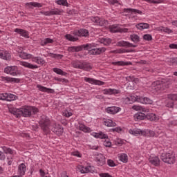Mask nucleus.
<instances>
[{
    "mask_svg": "<svg viewBox=\"0 0 177 177\" xmlns=\"http://www.w3.org/2000/svg\"><path fill=\"white\" fill-rule=\"evenodd\" d=\"M39 124L41 129H42L46 135L50 133V131L55 133V135H57V136H62V135H63V127L60 124H56L50 125V120L46 115L41 116Z\"/></svg>",
    "mask_w": 177,
    "mask_h": 177,
    "instance_id": "f257e3e1",
    "label": "nucleus"
},
{
    "mask_svg": "<svg viewBox=\"0 0 177 177\" xmlns=\"http://www.w3.org/2000/svg\"><path fill=\"white\" fill-rule=\"evenodd\" d=\"M10 113L20 118V117H31L32 114L38 113V108L34 106H24L19 109L11 108L9 109Z\"/></svg>",
    "mask_w": 177,
    "mask_h": 177,
    "instance_id": "f03ea898",
    "label": "nucleus"
},
{
    "mask_svg": "<svg viewBox=\"0 0 177 177\" xmlns=\"http://www.w3.org/2000/svg\"><path fill=\"white\" fill-rule=\"evenodd\" d=\"M169 85H172V79H162V81L158 80L152 84L156 91H164L168 89Z\"/></svg>",
    "mask_w": 177,
    "mask_h": 177,
    "instance_id": "7ed1b4c3",
    "label": "nucleus"
},
{
    "mask_svg": "<svg viewBox=\"0 0 177 177\" xmlns=\"http://www.w3.org/2000/svg\"><path fill=\"white\" fill-rule=\"evenodd\" d=\"M89 49H92L91 44H86L80 46H73L68 48V52H81L82 50H89Z\"/></svg>",
    "mask_w": 177,
    "mask_h": 177,
    "instance_id": "20e7f679",
    "label": "nucleus"
},
{
    "mask_svg": "<svg viewBox=\"0 0 177 177\" xmlns=\"http://www.w3.org/2000/svg\"><path fill=\"white\" fill-rule=\"evenodd\" d=\"M160 159L166 164H175V161H176L175 156L170 153H162Z\"/></svg>",
    "mask_w": 177,
    "mask_h": 177,
    "instance_id": "39448f33",
    "label": "nucleus"
},
{
    "mask_svg": "<svg viewBox=\"0 0 177 177\" xmlns=\"http://www.w3.org/2000/svg\"><path fill=\"white\" fill-rule=\"evenodd\" d=\"M90 19L93 23H97V24H99L102 27H107V26H109V21L100 19L99 17H91Z\"/></svg>",
    "mask_w": 177,
    "mask_h": 177,
    "instance_id": "423d86ee",
    "label": "nucleus"
},
{
    "mask_svg": "<svg viewBox=\"0 0 177 177\" xmlns=\"http://www.w3.org/2000/svg\"><path fill=\"white\" fill-rule=\"evenodd\" d=\"M88 50V55H102V53H104V52H106V48L102 47V48H90L88 50Z\"/></svg>",
    "mask_w": 177,
    "mask_h": 177,
    "instance_id": "0eeeda50",
    "label": "nucleus"
},
{
    "mask_svg": "<svg viewBox=\"0 0 177 177\" xmlns=\"http://www.w3.org/2000/svg\"><path fill=\"white\" fill-rule=\"evenodd\" d=\"M72 64L74 68H80V70H84L85 71H89V70H92V66H91V65L80 64V62H73Z\"/></svg>",
    "mask_w": 177,
    "mask_h": 177,
    "instance_id": "6e6552de",
    "label": "nucleus"
},
{
    "mask_svg": "<svg viewBox=\"0 0 177 177\" xmlns=\"http://www.w3.org/2000/svg\"><path fill=\"white\" fill-rule=\"evenodd\" d=\"M95 157V161L97 162L98 165H100L102 167V165H104L106 164V157L102 153H96L94 155Z\"/></svg>",
    "mask_w": 177,
    "mask_h": 177,
    "instance_id": "1a4fd4ad",
    "label": "nucleus"
},
{
    "mask_svg": "<svg viewBox=\"0 0 177 177\" xmlns=\"http://www.w3.org/2000/svg\"><path fill=\"white\" fill-rule=\"evenodd\" d=\"M17 66H7L4 69V73L6 74H10V75H17Z\"/></svg>",
    "mask_w": 177,
    "mask_h": 177,
    "instance_id": "9d476101",
    "label": "nucleus"
},
{
    "mask_svg": "<svg viewBox=\"0 0 177 177\" xmlns=\"http://www.w3.org/2000/svg\"><path fill=\"white\" fill-rule=\"evenodd\" d=\"M116 45L122 48H136L138 46V45L133 44L127 41H120Z\"/></svg>",
    "mask_w": 177,
    "mask_h": 177,
    "instance_id": "9b49d317",
    "label": "nucleus"
},
{
    "mask_svg": "<svg viewBox=\"0 0 177 177\" xmlns=\"http://www.w3.org/2000/svg\"><path fill=\"white\" fill-rule=\"evenodd\" d=\"M167 97L171 101H169L167 103V107H174V100H177V94H169L167 95Z\"/></svg>",
    "mask_w": 177,
    "mask_h": 177,
    "instance_id": "f8f14e48",
    "label": "nucleus"
},
{
    "mask_svg": "<svg viewBox=\"0 0 177 177\" xmlns=\"http://www.w3.org/2000/svg\"><path fill=\"white\" fill-rule=\"evenodd\" d=\"M77 37H89V32L86 29H80L74 32Z\"/></svg>",
    "mask_w": 177,
    "mask_h": 177,
    "instance_id": "ddd939ff",
    "label": "nucleus"
},
{
    "mask_svg": "<svg viewBox=\"0 0 177 177\" xmlns=\"http://www.w3.org/2000/svg\"><path fill=\"white\" fill-rule=\"evenodd\" d=\"M149 161L150 164H151L152 165H154V167H160V160L158 156H154V157L151 156L149 158Z\"/></svg>",
    "mask_w": 177,
    "mask_h": 177,
    "instance_id": "4468645a",
    "label": "nucleus"
},
{
    "mask_svg": "<svg viewBox=\"0 0 177 177\" xmlns=\"http://www.w3.org/2000/svg\"><path fill=\"white\" fill-rule=\"evenodd\" d=\"M84 81H86V82H88L89 84H95V85H104V82L89 77H85Z\"/></svg>",
    "mask_w": 177,
    "mask_h": 177,
    "instance_id": "2eb2a0df",
    "label": "nucleus"
},
{
    "mask_svg": "<svg viewBox=\"0 0 177 177\" xmlns=\"http://www.w3.org/2000/svg\"><path fill=\"white\" fill-rule=\"evenodd\" d=\"M104 95H118L120 90L114 88H105L103 90Z\"/></svg>",
    "mask_w": 177,
    "mask_h": 177,
    "instance_id": "dca6fc26",
    "label": "nucleus"
},
{
    "mask_svg": "<svg viewBox=\"0 0 177 177\" xmlns=\"http://www.w3.org/2000/svg\"><path fill=\"white\" fill-rule=\"evenodd\" d=\"M120 110L121 108L117 106H109L106 109V111L109 114H117Z\"/></svg>",
    "mask_w": 177,
    "mask_h": 177,
    "instance_id": "f3484780",
    "label": "nucleus"
},
{
    "mask_svg": "<svg viewBox=\"0 0 177 177\" xmlns=\"http://www.w3.org/2000/svg\"><path fill=\"white\" fill-rule=\"evenodd\" d=\"M11 58L12 57L9 52L0 50V59H3V60H10Z\"/></svg>",
    "mask_w": 177,
    "mask_h": 177,
    "instance_id": "a211bd4d",
    "label": "nucleus"
},
{
    "mask_svg": "<svg viewBox=\"0 0 177 177\" xmlns=\"http://www.w3.org/2000/svg\"><path fill=\"white\" fill-rule=\"evenodd\" d=\"M129 133L133 135L134 136H138V135L144 136L146 133L145 131H142L140 129H133L129 130Z\"/></svg>",
    "mask_w": 177,
    "mask_h": 177,
    "instance_id": "6ab92c4d",
    "label": "nucleus"
},
{
    "mask_svg": "<svg viewBox=\"0 0 177 177\" xmlns=\"http://www.w3.org/2000/svg\"><path fill=\"white\" fill-rule=\"evenodd\" d=\"M19 64L21 66H23L24 67H26L27 68H30L31 70H35V68H38V66L37 65H33L28 62H23V61L19 62Z\"/></svg>",
    "mask_w": 177,
    "mask_h": 177,
    "instance_id": "aec40b11",
    "label": "nucleus"
},
{
    "mask_svg": "<svg viewBox=\"0 0 177 177\" xmlns=\"http://www.w3.org/2000/svg\"><path fill=\"white\" fill-rule=\"evenodd\" d=\"M37 88H38L39 91H40L41 92H47V93H55V90L52 88H48L45 86H41V84H37Z\"/></svg>",
    "mask_w": 177,
    "mask_h": 177,
    "instance_id": "412c9836",
    "label": "nucleus"
},
{
    "mask_svg": "<svg viewBox=\"0 0 177 177\" xmlns=\"http://www.w3.org/2000/svg\"><path fill=\"white\" fill-rule=\"evenodd\" d=\"M15 32L21 35V37H24V38H30V36H28V32L27 30L19 28H15Z\"/></svg>",
    "mask_w": 177,
    "mask_h": 177,
    "instance_id": "4be33fe9",
    "label": "nucleus"
},
{
    "mask_svg": "<svg viewBox=\"0 0 177 177\" xmlns=\"http://www.w3.org/2000/svg\"><path fill=\"white\" fill-rule=\"evenodd\" d=\"M139 103H142V104H152L153 100L147 97H140Z\"/></svg>",
    "mask_w": 177,
    "mask_h": 177,
    "instance_id": "5701e85b",
    "label": "nucleus"
},
{
    "mask_svg": "<svg viewBox=\"0 0 177 177\" xmlns=\"http://www.w3.org/2000/svg\"><path fill=\"white\" fill-rule=\"evenodd\" d=\"M145 118L149 121H158V117L155 113H147L145 115Z\"/></svg>",
    "mask_w": 177,
    "mask_h": 177,
    "instance_id": "b1692460",
    "label": "nucleus"
},
{
    "mask_svg": "<svg viewBox=\"0 0 177 177\" xmlns=\"http://www.w3.org/2000/svg\"><path fill=\"white\" fill-rule=\"evenodd\" d=\"M18 172L21 176L26 175V165L24 163H21L19 165Z\"/></svg>",
    "mask_w": 177,
    "mask_h": 177,
    "instance_id": "393cba45",
    "label": "nucleus"
},
{
    "mask_svg": "<svg viewBox=\"0 0 177 177\" xmlns=\"http://www.w3.org/2000/svg\"><path fill=\"white\" fill-rule=\"evenodd\" d=\"M136 27L138 30H146L147 28H150V25L147 23H140L136 24Z\"/></svg>",
    "mask_w": 177,
    "mask_h": 177,
    "instance_id": "a878e982",
    "label": "nucleus"
},
{
    "mask_svg": "<svg viewBox=\"0 0 177 177\" xmlns=\"http://www.w3.org/2000/svg\"><path fill=\"white\" fill-rule=\"evenodd\" d=\"M113 66H132V62H124V61H118L112 62Z\"/></svg>",
    "mask_w": 177,
    "mask_h": 177,
    "instance_id": "bb28decb",
    "label": "nucleus"
},
{
    "mask_svg": "<svg viewBox=\"0 0 177 177\" xmlns=\"http://www.w3.org/2000/svg\"><path fill=\"white\" fill-rule=\"evenodd\" d=\"M134 118L137 120V121H142V120H145L146 118V114L138 112L134 115Z\"/></svg>",
    "mask_w": 177,
    "mask_h": 177,
    "instance_id": "cd10ccee",
    "label": "nucleus"
},
{
    "mask_svg": "<svg viewBox=\"0 0 177 177\" xmlns=\"http://www.w3.org/2000/svg\"><path fill=\"white\" fill-rule=\"evenodd\" d=\"M77 128L80 131H82L83 132H91V128L85 126V124L79 123L77 124Z\"/></svg>",
    "mask_w": 177,
    "mask_h": 177,
    "instance_id": "c85d7f7f",
    "label": "nucleus"
},
{
    "mask_svg": "<svg viewBox=\"0 0 177 177\" xmlns=\"http://www.w3.org/2000/svg\"><path fill=\"white\" fill-rule=\"evenodd\" d=\"M3 80H4V81H8V82H15V84H19V82H20V79L10 77H3Z\"/></svg>",
    "mask_w": 177,
    "mask_h": 177,
    "instance_id": "c756f323",
    "label": "nucleus"
},
{
    "mask_svg": "<svg viewBox=\"0 0 177 177\" xmlns=\"http://www.w3.org/2000/svg\"><path fill=\"white\" fill-rule=\"evenodd\" d=\"M26 5L28 8H32V6L34 8H42V4L37 2L26 3Z\"/></svg>",
    "mask_w": 177,
    "mask_h": 177,
    "instance_id": "7c9ffc66",
    "label": "nucleus"
},
{
    "mask_svg": "<svg viewBox=\"0 0 177 177\" xmlns=\"http://www.w3.org/2000/svg\"><path fill=\"white\" fill-rule=\"evenodd\" d=\"M19 56V57L24 59H31V57H32V55L28 54L27 53H25V52L20 53Z\"/></svg>",
    "mask_w": 177,
    "mask_h": 177,
    "instance_id": "2f4dec72",
    "label": "nucleus"
},
{
    "mask_svg": "<svg viewBox=\"0 0 177 177\" xmlns=\"http://www.w3.org/2000/svg\"><path fill=\"white\" fill-rule=\"evenodd\" d=\"M130 39L131 41H133V42H135V44H138V42H140V38L139 37V35L133 34L130 35Z\"/></svg>",
    "mask_w": 177,
    "mask_h": 177,
    "instance_id": "473e14b6",
    "label": "nucleus"
},
{
    "mask_svg": "<svg viewBox=\"0 0 177 177\" xmlns=\"http://www.w3.org/2000/svg\"><path fill=\"white\" fill-rule=\"evenodd\" d=\"M48 44H53V39L50 38H46L41 41V46H45V45H48Z\"/></svg>",
    "mask_w": 177,
    "mask_h": 177,
    "instance_id": "72a5a7b5",
    "label": "nucleus"
},
{
    "mask_svg": "<svg viewBox=\"0 0 177 177\" xmlns=\"http://www.w3.org/2000/svg\"><path fill=\"white\" fill-rule=\"evenodd\" d=\"M32 62L37 63V64H45V60H44L40 57H35L32 59Z\"/></svg>",
    "mask_w": 177,
    "mask_h": 177,
    "instance_id": "f704fd0d",
    "label": "nucleus"
},
{
    "mask_svg": "<svg viewBox=\"0 0 177 177\" xmlns=\"http://www.w3.org/2000/svg\"><path fill=\"white\" fill-rule=\"evenodd\" d=\"M145 131V133L143 135V136H146L147 138H153L156 135V133L151 130H147Z\"/></svg>",
    "mask_w": 177,
    "mask_h": 177,
    "instance_id": "c9c22d12",
    "label": "nucleus"
},
{
    "mask_svg": "<svg viewBox=\"0 0 177 177\" xmlns=\"http://www.w3.org/2000/svg\"><path fill=\"white\" fill-rule=\"evenodd\" d=\"M104 125H105L106 127H115V125H117V124H115V122H113V120L109 119L104 122Z\"/></svg>",
    "mask_w": 177,
    "mask_h": 177,
    "instance_id": "e433bc0d",
    "label": "nucleus"
},
{
    "mask_svg": "<svg viewBox=\"0 0 177 177\" xmlns=\"http://www.w3.org/2000/svg\"><path fill=\"white\" fill-rule=\"evenodd\" d=\"M65 38L68 39V41H71V42H75V41H78V37H74V36L70 34L66 35Z\"/></svg>",
    "mask_w": 177,
    "mask_h": 177,
    "instance_id": "4c0bfd02",
    "label": "nucleus"
},
{
    "mask_svg": "<svg viewBox=\"0 0 177 177\" xmlns=\"http://www.w3.org/2000/svg\"><path fill=\"white\" fill-rule=\"evenodd\" d=\"M53 71L54 73H56V74H59V75H67V73L63 71V70L59 68H54Z\"/></svg>",
    "mask_w": 177,
    "mask_h": 177,
    "instance_id": "58836bf2",
    "label": "nucleus"
},
{
    "mask_svg": "<svg viewBox=\"0 0 177 177\" xmlns=\"http://www.w3.org/2000/svg\"><path fill=\"white\" fill-rule=\"evenodd\" d=\"M100 42L107 46L108 45L111 44V39L102 38V39H100Z\"/></svg>",
    "mask_w": 177,
    "mask_h": 177,
    "instance_id": "ea45409f",
    "label": "nucleus"
},
{
    "mask_svg": "<svg viewBox=\"0 0 177 177\" xmlns=\"http://www.w3.org/2000/svg\"><path fill=\"white\" fill-rule=\"evenodd\" d=\"M78 169H80L81 174H87V172H89V168L84 167V166L80 165Z\"/></svg>",
    "mask_w": 177,
    "mask_h": 177,
    "instance_id": "a19ab883",
    "label": "nucleus"
},
{
    "mask_svg": "<svg viewBox=\"0 0 177 177\" xmlns=\"http://www.w3.org/2000/svg\"><path fill=\"white\" fill-rule=\"evenodd\" d=\"M2 149L6 154H12L13 153V150L8 147L4 146Z\"/></svg>",
    "mask_w": 177,
    "mask_h": 177,
    "instance_id": "79ce46f5",
    "label": "nucleus"
},
{
    "mask_svg": "<svg viewBox=\"0 0 177 177\" xmlns=\"http://www.w3.org/2000/svg\"><path fill=\"white\" fill-rule=\"evenodd\" d=\"M120 160L122 162H128V156L126 153H123L120 156Z\"/></svg>",
    "mask_w": 177,
    "mask_h": 177,
    "instance_id": "37998d69",
    "label": "nucleus"
},
{
    "mask_svg": "<svg viewBox=\"0 0 177 177\" xmlns=\"http://www.w3.org/2000/svg\"><path fill=\"white\" fill-rule=\"evenodd\" d=\"M57 5H62V6H67L68 7V2L67 0H58L57 1Z\"/></svg>",
    "mask_w": 177,
    "mask_h": 177,
    "instance_id": "c03bdc74",
    "label": "nucleus"
},
{
    "mask_svg": "<svg viewBox=\"0 0 177 177\" xmlns=\"http://www.w3.org/2000/svg\"><path fill=\"white\" fill-rule=\"evenodd\" d=\"M127 12H133V13H138V15H142V11L140 10H136V9H133V8H127Z\"/></svg>",
    "mask_w": 177,
    "mask_h": 177,
    "instance_id": "a18cd8bd",
    "label": "nucleus"
},
{
    "mask_svg": "<svg viewBox=\"0 0 177 177\" xmlns=\"http://www.w3.org/2000/svg\"><path fill=\"white\" fill-rule=\"evenodd\" d=\"M99 139H109V136L104 134L103 132L100 131L98 133Z\"/></svg>",
    "mask_w": 177,
    "mask_h": 177,
    "instance_id": "49530a36",
    "label": "nucleus"
},
{
    "mask_svg": "<svg viewBox=\"0 0 177 177\" xmlns=\"http://www.w3.org/2000/svg\"><path fill=\"white\" fill-rule=\"evenodd\" d=\"M143 39L145 41H153V37L151 35L146 34L143 35Z\"/></svg>",
    "mask_w": 177,
    "mask_h": 177,
    "instance_id": "de8ad7c7",
    "label": "nucleus"
},
{
    "mask_svg": "<svg viewBox=\"0 0 177 177\" xmlns=\"http://www.w3.org/2000/svg\"><path fill=\"white\" fill-rule=\"evenodd\" d=\"M111 53H125V49L120 48L117 50H113L111 51Z\"/></svg>",
    "mask_w": 177,
    "mask_h": 177,
    "instance_id": "09e8293b",
    "label": "nucleus"
},
{
    "mask_svg": "<svg viewBox=\"0 0 177 177\" xmlns=\"http://www.w3.org/2000/svg\"><path fill=\"white\" fill-rule=\"evenodd\" d=\"M8 98H7V100L8 102H12V100H16V97H17L13 94H8Z\"/></svg>",
    "mask_w": 177,
    "mask_h": 177,
    "instance_id": "8fccbe9b",
    "label": "nucleus"
},
{
    "mask_svg": "<svg viewBox=\"0 0 177 177\" xmlns=\"http://www.w3.org/2000/svg\"><path fill=\"white\" fill-rule=\"evenodd\" d=\"M140 98V96H131L129 97V100H131V102H139V99Z\"/></svg>",
    "mask_w": 177,
    "mask_h": 177,
    "instance_id": "3c124183",
    "label": "nucleus"
},
{
    "mask_svg": "<svg viewBox=\"0 0 177 177\" xmlns=\"http://www.w3.org/2000/svg\"><path fill=\"white\" fill-rule=\"evenodd\" d=\"M107 165H109V167H115L117 165H115V162H114V161L111 159H109L107 160Z\"/></svg>",
    "mask_w": 177,
    "mask_h": 177,
    "instance_id": "603ef678",
    "label": "nucleus"
},
{
    "mask_svg": "<svg viewBox=\"0 0 177 177\" xmlns=\"http://www.w3.org/2000/svg\"><path fill=\"white\" fill-rule=\"evenodd\" d=\"M8 99H9V97L8 96V93L0 94V100H8Z\"/></svg>",
    "mask_w": 177,
    "mask_h": 177,
    "instance_id": "864d4df0",
    "label": "nucleus"
},
{
    "mask_svg": "<svg viewBox=\"0 0 177 177\" xmlns=\"http://www.w3.org/2000/svg\"><path fill=\"white\" fill-rule=\"evenodd\" d=\"M51 57H53L54 59H62L63 58V55L51 54Z\"/></svg>",
    "mask_w": 177,
    "mask_h": 177,
    "instance_id": "5fc2aeb1",
    "label": "nucleus"
},
{
    "mask_svg": "<svg viewBox=\"0 0 177 177\" xmlns=\"http://www.w3.org/2000/svg\"><path fill=\"white\" fill-rule=\"evenodd\" d=\"M121 131H122V129L121 127H116V128H113V129H111L110 131L111 132H121Z\"/></svg>",
    "mask_w": 177,
    "mask_h": 177,
    "instance_id": "6e6d98bb",
    "label": "nucleus"
},
{
    "mask_svg": "<svg viewBox=\"0 0 177 177\" xmlns=\"http://www.w3.org/2000/svg\"><path fill=\"white\" fill-rule=\"evenodd\" d=\"M127 81H129V82H133L135 81V77L134 76H128L126 77Z\"/></svg>",
    "mask_w": 177,
    "mask_h": 177,
    "instance_id": "4d7b16f0",
    "label": "nucleus"
},
{
    "mask_svg": "<svg viewBox=\"0 0 177 177\" xmlns=\"http://www.w3.org/2000/svg\"><path fill=\"white\" fill-rule=\"evenodd\" d=\"M41 15H44V16H52L50 11H41Z\"/></svg>",
    "mask_w": 177,
    "mask_h": 177,
    "instance_id": "13d9d810",
    "label": "nucleus"
},
{
    "mask_svg": "<svg viewBox=\"0 0 177 177\" xmlns=\"http://www.w3.org/2000/svg\"><path fill=\"white\" fill-rule=\"evenodd\" d=\"M104 145L106 147H110V146H111V142H110L109 140H106Z\"/></svg>",
    "mask_w": 177,
    "mask_h": 177,
    "instance_id": "bf43d9fd",
    "label": "nucleus"
},
{
    "mask_svg": "<svg viewBox=\"0 0 177 177\" xmlns=\"http://www.w3.org/2000/svg\"><path fill=\"white\" fill-rule=\"evenodd\" d=\"M99 175L100 177H113L109 173H101Z\"/></svg>",
    "mask_w": 177,
    "mask_h": 177,
    "instance_id": "052dcab7",
    "label": "nucleus"
},
{
    "mask_svg": "<svg viewBox=\"0 0 177 177\" xmlns=\"http://www.w3.org/2000/svg\"><path fill=\"white\" fill-rule=\"evenodd\" d=\"M55 81H58L59 82H67V80L62 79L59 77H55Z\"/></svg>",
    "mask_w": 177,
    "mask_h": 177,
    "instance_id": "680f3d73",
    "label": "nucleus"
},
{
    "mask_svg": "<svg viewBox=\"0 0 177 177\" xmlns=\"http://www.w3.org/2000/svg\"><path fill=\"white\" fill-rule=\"evenodd\" d=\"M170 63H172L173 64H177V57H172L170 59Z\"/></svg>",
    "mask_w": 177,
    "mask_h": 177,
    "instance_id": "e2e57ef3",
    "label": "nucleus"
},
{
    "mask_svg": "<svg viewBox=\"0 0 177 177\" xmlns=\"http://www.w3.org/2000/svg\"><path fill=\"white\" fill-rule=\"evenodd\" d=\"M164 32H167V34H171L173 32L172 30L168 28H165L163 29Z\"/></svg>",
    "mask_w": 177,
    "mask_h": 177,
    "instance_id": "0e129e2a",
    "label": "nucleus"
},
{
    "mask_svg": "<svg viewBox=\"0 0 177 177\" xmlns=\"http://www.w3.org/2000/svg\"><path fill=\"white\" fill-rule=\"evenodd\" d=\"M169 48H170V49H177V44H169Z\"/></svg>",
    "mask_w": 177,
    "mask_h": 177,
    "instance_id": "69168bd1",
    "label": "nucleus"
},
{
    "mask_svg": "<svg viewBox=\"0 0 177 177\" xmlns=\"http://www.w3.org/2000/svg\"><path fill=\"white\" fill-rule=\"evenodd\" d=\"M51 16H53L55 15H60V13L59 12V10H51Z\"/></svg>",
    "mask_w": 177,
    "mask_h": 177,
    "instance_id": "338daca9",
    "label": "nucleus"
},
{
    "mask_svg": "<svg viewBox=\"0 0 177 177\" xmlns=\"http://www.w3.org/2000/svg\"><path fill=\"white\" fill-rule=\"evenodd\" d=\"M5 158H6V156H5V154L0 151V160H5Z\"/></svg>",
    "mask_w": 177,
    "mask_h": 177,
    "instance_id": "774afa93",
    "label": "nucleus"
}]
</instances>
